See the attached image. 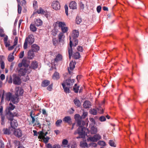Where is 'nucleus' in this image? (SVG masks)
Instances as JSON below:
<instances>
[{"label": "nucleus", "mask_w": 148, "mask_h": 148, "mask_svg": "<svg viewBox=\"0 0 148 148\" xmlns=\"http://www.w3.org/2000/svg\"><path fill=\"white\" fill-rule=\"evenodd\" d=\"M34 36L32 34H30L26 38L23 45L24 49H26L27 47L28 42L29 45H32L34 42Z\"/></svg>", "instance_id": "1"}, {"label": "nucleus", "mask_w": 148, "mask_h": 148, "mask_svg": "<svg viewBox=\"0 0 148 148\" xmlns=\"http://www.w3.org/2000/svg\"><path fill=\"white\" fill-rule=\"evenodd\" d=\"M86 128L82 127H79L77 130V134L79 136L76 137V138L78 139L80 138H84L85 136V131Z\"/></svg>", "instance_id": "2"}, {"label": "nucleus", "mask_w": 148, "mask_h": 148, "mask_svg": "<svg viewBox=\"0 0 148 148\" xmlns=\"http://www.w3.org/2000/svg\"><path fill=\"white\" fill-rule=\"evenodd\" d=\"M24 93V90L21 87H17L15 88V96L19 97V96H22Z\"/></svg>", "instance_id": "3"}, {"label": "nucleus", "mask_w": 148, "mask_h": 148, "mask_svg": "<svg viewBox=\"0 0 148 148\" xmlns=\"http://www.w3.org/2000/svg\"><path fill=\"white\" fill-rule=\"evenodd\" d=\"M6 119L11 121L14 120V116L12 112H8L4 111Z\"/></svg>", "instance_id": "4"}, {"label": "nucleus", "mask_w": 148, "mask_h": 148, "mask_svg": "<svg viewBox=\"0 0 148 148\" xmlns=\"http://www.w3.org/2000/svg\"><path fill=\"white\" fill-rule=\"evenodd\" d=\"M13 83L16 85H20L21 84V81L20 77L16 76V75H13Z\"/></svg>", "instance_id": "5"}, {"label": "nucleus", "mask_w": 148, "mask_h": 148, "mask_svg": "<svg viewBox=\"0 0 148 148\" xmlns=\"http://www.w3.org/2000/svg\"><path fill=\"white\" fill-rule=\"evenodd\" d=\"M51 6L52 8L56 10H59L60 7V4L57 1H53L52 3Z\"/></svg>", "instance_id": "6"}, {"label": "nucleus", "mask_w": 148, "mask_h": 148, "mask_svg": "<svg viewBox=\"0 0 148 148\" xmlns=\"http://www.w3.org/2000/svg\"><path fill=\"white\" fill-rule=\"evenodd\" d=\"M69 38V46L70 47V43L71 41L72 42V49L73 47H75L77 45L78 42V40L77 38H72V40H71V37L70 36Z\"/></svg>", "instance_id": "7"}, {"label": "nucleus", "mask_w": 148, "mask_h": 148, "mask_svg": "<svg viewBox=\"0 0 148 148\" xmlns=\"http://www.w3.org/2000/svg\"><path fill=\"white\" fill-rule=\"evenodd\" d=\"M15 108V106L10 102L9 104V106L6 108L4 111L12 112L11 111L14 110Z\"/></svg>", "instance_id": "8"}, {"label": "nucleus", "mask_w": 148, "mask_h": 148, "mask_svg": "<svg viewBox=\"0 0 148 148\" xmlns=\"http://www.w3.org/2000/svg\"><path fill=\"white\" fill-rule=\"evenodd\" d=\"M14 134L18 138L21 137L22 136V131L19 129H15Z\"/></svg>", "instance_id": "9"}, {"label": "nucleus", "mask_w": 148, "mask_h": 148, "mask_svg": "<svg viewBox=\"0 0 148 148\" xmlns=\"http://www.w3.org/2000/svg\"><path fill=\"white\" fill-rule=\"evenodd\" d=\"M27 68L23 67L20 68L18 70V72L21 76H24L27 72Z\"/></svg>", "instance_id": "10"}, {"label": "nucleus", "mask_w": 148, "mask_h": 148, "mask_svg": "<svg viewBox=\"0 0 148 148\" xmlns=\"http://www.w3.org/2000/svg\"><path fill=\"white\" fill-rule=\"evenodd\" d=\"M75 79H73L71 80V79H67L65 82V85L66 84L68 87H70L71 86H72L73 85V83L74 82Z\"/></svg>", "instance_id": "11"}, {"label": "nucleus", "mask_w": 148, "mask_h": 148, "mask_svg": "<svg viewBox=\"0 0 148 148\" xmlns=\"http://www.w3.org/2000/svg\"><path fill=\"white\" fill-rule=\"evenodd\" d=\"M19 97L17 96H12L11 101L12 102V103L14 104H17L19 102Z\"/></svg>", "instance_id": "12"}, {"label": "nucleus", "mask_w": 148, "mask_h": 148, "mask_svg": "<svg viewBox=\"0 0 148 148\" xmlns=\"http://www.w3.org/2000/svg\"><path fill=\"white\" fill-rule=\"evenodd\" d=\"M70 43V47H68V50L69 56V58L70 59L72 56H73V49L72 48V43L71 41Z\"/></svg>", "instance_id": "13"}, {"label": "nucleus", "mask_w": 148, "mask_h": 148, "mask_svg": "<svg viewBox=\"0 0 148 148\" xmlns=\"http://www.w3.org/2000/svg\"><path fill=\"white\" fill-rule=\"evenodd\" d=\"M10 125L11 127L14 129H15L16 127L18 126V123L16 120L14 119L13 121H11L10 122Z\"/></svg>", "instance_id": "14"}, {"label": "nucleus", "mask_w": 148, "mask_h": 148, "mask_svg": "<svg viewBox=\"0 0 148 148\" xmlns=\"http://www.w3.org/2000/svg\"><path fill=\"white\" fill-rule=\"evenodd\" d=\"M83 106L85 108H89L91 106V103L88 101H85L84 102Z\"/></svg>", "instance_id": "15"}, {"label": "nucleus", "mask_w": 148, "mask_h": 148, "mask_svg": "<svg viewBox=\"0 0 148 148\" xmlns=\"http://www.w3.org/2000/svg\"><path fill=\"white\" fill-rule=\"evenodd\" d=\"M34 24L37 27L41 26L42 24V21L40 18L36 19L34 21Z\"/></svg>", "instance_id": "16"}, {"label": "nucleus", "mask_w": 148, "mask_h": 148, "mask_svg": "<svg viewBox=\"0 0 148 148\" xmlns=\"http://www.w3.org/2000/svg\"><path fill=\"white\" fill-rule=\"evenodd\" d=\"M38 66L37 62L36 61H34L32 62L30 67L32 69L35 70L38 68Z\"/></svg>", "instance_id": "17"}, {"label": "nucleus", "mask_w": 148, "mask_h": 148, "mask_svg": "<svg viewBox=\"0 0 148 148\" xmlns=\"http://www.w3.org/2000/svg\"><path fill=\"white\" fill-rule=\"evenodd\" d=\"M79 35V32L77 30H73L71 34L72 38H77Z\"/></svg>", "instance_id": "18"}, {"label": "nucleus", "mask_w": 148, "mask_h": 148, "mask_svg": "<svg viewBox=\"0 0 148 148\" xmlns=\"http://www.w3.org/2000/svg\"><path fill=\"white\" fill-rule=\"evenodd\" d=\"M69 6L71 9H76L77 8V3L75 1H72L70 3Z\"/></svg>", "instance_id": "19"}, {"label": "nucleus", "mask_w": 148, "mask_h": 148, "mask_svg": "<svg viewBox=\"0 0 148 148\" xmlns=\"http://www.w3.org/2000/svg\"><path fill=\"white\" fill-rule=\"evenodd\" d=\"M31 50L34 52H37L39 50V47L38 45L34 44L32 45Z\"/></svg>", "instance_id": "20"}, {"label": "nucleus", "mask_w": 148, "mask_h": 148, "mask_svg": "<svg viewBox=\"0 0 148 148\" xmlns=\"http://www.w3.org/2000/svg\"><path fill=\"white\" fill-rule=\"evenodd\" d=\"M34 51L31 49L29 50L28 52V58L29 59H32L34 56Z\"/></svg>", "instance_id": "21"}, {"label": "nucleus", "mask_w": 148, "mask_h": 148, "mask_svg": "<svg viewBox=\"0 0 148 148\" xmlns=\"http://www.w3.org/2000/svg\"><path fill=\"white\" fill-rule=\"evenodd\" d=\"M62 85L64 89V92L66 93H69L70 92L69 88L67 87H66L65 83L64 81H63L62 82Z\"/></svg>", "instance_id": "22"}, {"label": "nucleus", "mask_w": 148, "mask_h": 148, "mask_svg": "<svg viewBox=\"0 0 148 148\" xmlns=\"http://www.w3.org/2000/svg\"><path fill=\"white\" fill-rule=\"evenodd\" d=\"M50 81L48 80H45L42 82L41 84L42 86L45 87L48 86L50 84Z\"/></svg>", "instance_id": "23"}, {"label": "nucleus", "mask_w": 148, "mask_h": 148, "mask_svg": "<svg viewBox=\"0 0 148 148\" xmlns=\"http://www.w3.org/2000/svg\"><path fill=\"white\" fill-rule=\"evenodd\" d=\"M12 96L11 92L7 93L5 95V100L8 101L11 100Z\"/></svg>", "instance_id": "24"}, {"label": "nucleus", "mask_w": 148, "mask_h": 148, "mask_svg": "<svg viewBox=\"0 0 148 148\" xmlns=\"http://www.w3.org/2000/svg\"><path fill=\"white\" fill-rule=\"evenodd\" d=\"M62 59V55L60 54L57 55L54 59V62L57 63L58 61H61Z\"/></svg>", "instance_id": "25"}, {"label": "nucleus", "mask_w": 148, "mask_h": 148, "mask_svg": "<svg viewBox=\"0 0 148 148\" xmlns=\"http://www.w3.org/2000/svg\"><path fill=\"white\" fill-rule=\"evenodd\" d=\"M52 78L54 80H58L60 78L59 74L57 72H55L52 76Z\"/></svg>", "instance_id": "26"}, {"label": "nucleus", "mask_w": 148, "mask_h": 148, "mask_svg": "<svg viewBox=\"0 0 148 148\" xmlns=\"http://www.w3.org/2000/svg\"><path fill=\"white\" fill-rule=\"evenodd\" d=\"M79 146L80 147L82 148H85V147L88 148V144L86 142H80V143Z\"/></svg>", "instance_id": "27"}, {"label": "nucleus", "mask_w": 148, "mask_h": 148, "mask_svg": "<svg viewBox=\"0 0 148 148\" xmlns=\"http://www.w3.org/2000/svg\"><path fill=\"white\" fill-rule=\"evenodd\" d=\"M47 132H46L45 133L42 131L39 132V136L38 137V138L41 139L43 137H45L48 134Z\"/></svg>", "instance_id": "28"}, {"label": "nucleus", "mask_w": 148, "mask_h": 148, "mask_svg": "<svg viewBox=\"0 0 148 148\" xmlns=\"http://www.w3.org/2000/svg\"><path fill=\"white\" fill-rule=\"evenodd\" d=\"M27 60L25 58H24L22 60V63L23 65V67L27 68L28 67L29 65L27 63Z\"/></svg>", "instance_id": "29"}, {"label": "nucleus", "mask_w": 148, "mask_h": 148, "mask_svg": "<svg viewBox=\"0 0 148 148\" xmlns=\"http://www.w3.org/2000/svg\"><path fill=\"white\" fill-rule=\"evenodd\" d=\"M73 57L74 59H77L80 57V55L79 52H76L73 54Z\"/></svg>", "instance_id": "30"}, {"label": "nucleus", "mask_w": 148, "mask_h": 148, "mask_svg": "<svg viewBox=\"0 0 148 148\" xmlns=\"http://www.w3.org/2000/svg\"><path fill=\"white\" fill-rule=\"evenodd\" d=\"M14 52H13L12 53H10L8 56V59L9 61L12 62L14 60Z\"/></svg>", "instance_id": "31"}, {"label": "nucleus", "mask_w": 148, "mask_h": 148, "mask_svg": "<svg viewBox=\"0 0 148 148\" xmlns=\"http://www.w3.org/2000/svg\"><path fill=\"white\" fill-rule=\"evenodd\" d=\"M73 102L75 105L77 107H79L81 106V103L79 100L77 98H75L73 100Z\"/></svg>", "instance_id": "32"}, {"label": "nucleus", "mask_w": 148, "mask_h": 148, "mask_svg": "<svg viewBox=\"0 0 148 148\" xmlns=\"http://www.w3.org/2000/svg\"><path fill=\"white\" fill-rule=\"evenodd\" d=\"M76 63L72 61L70 62L69 64V69L71 70H73L75 68Z\"/></svg>", "instance_id": "33"}, {"label": "nucleus", "mask_w": 148, "mask_h": 148, "mask_svg": "<svg viewBox=\"0 0 148 148\" xmlns=\"http://www.w3.org/2000/svg\"><path fill=\"white\" fill-rule=\"evenodd\" d=\"M68 143V140L66 139H63L62 142V145L61 146L62 147H66V145H67Z\"/></svg>", "instance_id": "34"}, {"label": "nucleus", "mask_w": 148, "mask_h": 148, "mask_svg": "<svg viewBox=\"0 0 148 148\" xmlns=\"http://www.w3.org/2000/svg\"><path fill=\"white\" fill-rule=\"evenodd\" d=\"M71 120V117L69 116H66L63 119V121L65 123H69Z\"/></svg>", "instance_id": "35"}, {"label": "nucleus", "mask_w": 148, "mask_h": 148, "mask_svg": "<svg viewBox=\"0 0 148 148\" xmlns=\"http://www.w3.org/2000/svg\"><path fill=\"white\" fill-rule=\"evenodd\" d=\"M64 36V34L63 33H60L58 35L59 41L60 42H64V39L62 38Z\"/></svg>", "instance_id": "36"}, {"label": "nucleus", "mask_w": 148, "mask_h": 148, "mask_svg": "<svg viewBox=\"0 0 148 148\" xmlns=\"http://www.w3.org/2000/svg\"><path fill=\"white\" fill-rule=\"evenodd\" d=\"M30 30L34 32L36 31L37 28L36 27L35 25L31 24L30 26Z\"/></svg>", "instance_id": "37"}, {"label": "nucleus", "mask_w": 148, "mask_h": 148, "mask_svg": "<svg viewBox=\"0 0 148 148\" xmlns=\"http://www.w3.org/2000/svg\"><path fill=\"white\" fill-rule=\"evenodd\" d=\"M82 21V19L80 17L77 16L76 18V22L77 24H80Z\"/></svg>", "instance_id": "38"}, {"label": "nucleus", "mask_w": 148, "mask_h": 148, "mask_svg": "<svg viewBox=\"0 0 148 148\" xmlns=\"http://www.w3.org/2000/svg\"><path fill=\"white\" fill-rule=\"evenodd\" d=\"M89 112L90 113L93 115H96L97 114V111L95 109H90V110Z\"/></svg>", "instance_id": "39"}, {"label": "nucleus", "mask_w": 148, "mask_h": 148, "mask_svg": "<svg viewBox=\"0 0 148 148\" xmlns=\"http://www.w3.org/2000/svg\"><path fill=\"white\" fill-rule=\"evenodd\" d=\"M58 27H61V28L66 26V24L64 22L62 21H59Z\"/></svg>", "instance_id": "40"}, {"label": "nucleus", "mask_w": 148, "mask_h": 148, "mask_svg": "<svg viewBox=\"0 0 148 148\" xmlns=\"http://www.w3.org/2000/svg\"><path fill=\"white\" fill-rule=\"evenodd\" d=\"M97 132V129L94 126H92L91 128V133L96 134Z\"/></svg>", "instance_id": "41"}, {"label": "nucleus", "mask_w": 148, "mask_h": 148, "mask_svg": "<svg viewBox=\"0 0 148 148\" xmlns=\"http://www.w3.org/2000/svg\"><path fill=\"white\" fill-rule=\"evenodd\" d=\"M94 137L95 140V142H97L98 140H99L101 139V136L99 134H96L94 136Z\"/></svg>", "instance_id": "42"}, {"label": "nucleus", "mask_w": 148, "mask_h": 148, "mask_svg": "<svg viewBox=\"0 0 148 148\" xmlns=\"http://www.w3.org/2000/svg\"><path fill=\"white\" fill-rule=\"evenodd\" d=\"M61 30L63 34L67 32L68 30V28L67 27H64L61 28Z\"/></svg>", "instance_id": "43"}, {"label": "nucleus", "mask_w": 148, "mask_h": 148, "mask_svg": "<svg viewBox=\"0 0 148 148\" xmlns=\"http://www.w3.org/2000/svg\"><path fill=\"white\" fill-rule=\"evenodd\" d=\"M3 131H4V134H5L10 135L11 133L10 130L7 128L4 129Z\"/></svg>", "instance_id": "44"}, {"label": "nucleus", "mask_w": 148, "mask_h": 148, "mask_svg": "<svg viewBox=\"0 0 148 148\" xmlns=\"http://www.w3.org/2000/svg\"><path fill=\"white\" fill-rule=\"evenodd\" d=\"M98 144L103 146H105L106 145V143L103 140H100L97 143Z\"/></svg>", "instance_id": "45"}, {"label": "nucleus", "mask_w": 148, "mask_h": 148, "mask_svg": "<svg viewBox=\"0 0 148 148\" xmlns=\"http://www.w3.org/2000/svg\"><path fill=\"white\" fill-rule=\"evenodd\" d=\"M62 122V120L61 119L58 120L56 122V125L57 127H59L60 126V124Z\"/></svg>", "instance_id": "46"}, {"label": "nucleus", "mask_w": 148, "mask_h": 148, "mask_svg": "<svg viewBox=\"0 0 148 148\" xmlns=\"http://www.w3.org/2000/svg\"><path fill=\"white\" fill-rule=\"evenodd\" d=\"M81 119H78V120L76 121H77V127L79 126V127H84L82 126L81 124H82V121H81Z\"/></svg>", "instance_id": "47"}, {"label": "nucleus", "mask_w": 148, "mask_h": 148, "mask_svg": "<svg viewBox=\"0 0 148 148\" xmlns=\"http://www.w3.org/2000/svg\"><path fill=\"white\" fill-rule=\"evenodd\" d=\"M88 112H84L82 113V114L81 116V119H85L86 116H87Z\"/></svg>", "instance_id": "48"}, {"label": "nucleus", "mask_w": 148, "mask_h": 148, "mask_svg": "<svg viewBox=\"0 0 148 148\" xmlns=\"http://www.w3.org/2000/svg\"><path fill=\"white\" fill-rule=\"evenodd\" d=\"M20 3H18V13L19 14H20L21 13L22 8L20 6Z\"/></svg>", "instance_id": "49"}, {"label": "nucleus", "mask_w": 148, "mask_h": 148, "mask_svg": "<svg viewBox=\"0 0 148 148\" xmlns=\"http://www.w3.org/2000/svg\"><path fill=\"white\" fill-rule=\"evenodd\" d=\"M95 138H94V137L93 136L92 137H89L88 138H87V140L88 142L90 141L93 142H95Z\"/></svg>", "instance_id": "50"}, {"label": "nucleus", "mask_w": 148, "mask_h": 148, "mask_svg": "<svg viewBox=\"0 0 148 148\" xmlns=\"http://www.w3.org/2000/svg\"><path fill=\"white\" fill-rule=\"evenodd\" d=\"M97 110L98 111L99 113L102 114L103 113V108L100 106L97 108Z\"/></svg>", "instance_id": "51"}, {"label": "nucleus", "mask_w": 148, "mask_h": 148, "mask_svg": "<svg viewBox=\"0 0 148 148\" xmlns=\"http://www.w3.org/2000/svg\"><path fill=\"white\" fill-rule=\"evenodd\" d=\"M45 11H44L41 7H40L39 10L37 11V12L39 14H43L44 12Z\"/></svg>", "instance_id": "52"}, {"label": "nucleus", "mask_w": 148, "mask_h": 148, "mask_svg": "<svg viewBox=\"0 0 148 148\" xmlns=\"http://www.w3.org/2000/svg\"><path fill=\"white\" fill-rule=\"evenodd\" d=\"M43 137V142L47 144L49 141L50 138L48 136H46V137Z\"/></svg>", "instance_id": "53"}, {"label": "nucleus", "mask_w": 148, "mask_h": 148, "mask_svg": "<svg viewBox=\"0 0 148 148\" xmlns=\"http://www.w3.org/2000/svg\"><path fill=\"white\" fill-rule=\"evenodd\" d=\"M109 143L111 147H114L116 146V145H115L114 143L112 140H110L109 141Z\"/></svg>", "instance_id": "54"}, {"label": "nucleus", "mask_w": 148, "mask_h": 148, "mask_svg": "<svg viewBox=\"0 0 148 148\" xmlns=\"http://www.w3.org/2000/svg\"><path fill=\"white\" fill-rule=\"evenodd\" d=\"M32 111L30 112V116L32 118V122L33 123L35 121V116L34 117V116H32Z\"/></svg>", "instance_id": "55"}, {"label": "nucleus", "mask_w": 148, "mask_h": 148, "mask_svg": "<svg viewBox=\"0 0 148 148\" xmlns=\"http://www.w3.org/2000/svg\"><path fill=\"white\" fill-rule=\"evenodd\" d=\"M81 116L79 114H76L74 115V118L76 121L81 119Z\"/></svg>", "instance_id": "56"}, {"label": "nucleus", "mask_w": 148, "mask_h": 148, "mask_svg": "<svg viewBox=\"0 0 148 148\" xmlns=\"http://www.w3.org/2000/svg\"><path fill=\"white\" fill-rule=\"evenodd\" d=\"M99 119L100 121L103 122L106 121V119L104 116H102L99 117Z\"/></svg>", "instance_id": "57"}, {"label": "nucleus", "mask_w": 148, "mask_h": 148, "mask_svg": "<svg viewBox=\"0 0 148 148\" xmlns=\"http://www.w3.org/2000/svg\"><path fill=\"white\" fill-rule=\"evenodd\" d=\"M79 86H78L76 87H75V86H74L73 87V90L74 92L76 93H77L78 92V90H79Z\"/></svg>", "instance_id": "58"}, {"label": "nucleus", "mask_w": 148, "mask_h": 148, "mask_svg": "<svg viewBox=\"0 0 148 148\" xmlns=\"http://www.w3.org/2000/svg\"><path fill=\"white\" fill-rule=\"evenodd\" d=\"M43 14L45 15V17L47 18L48 17L50 16V12L46 10L44 12Z\"/></svg>", "instance_id": "59"}, {"label": "nucleus", "mask_w": 148, "mask_h": 148, "mask_svg": "<svg viewBox=\"0 0 148 148\" xmlns=\"http://www.w3.org/2000/svg\"><path fill=\"white\" fill-rule=\"evenodd\" d=\"M38 7L37 6V3L36 1H34L33 2V7L35 8L36 9Z\"/></svg>", "instance_id": "60"}, {"label": "nucleus", "mask_w": 148, "mask_h": 148, "mask_svg": "<svg viewBox=\"0 0 148 148\" xmlns=\"http://www.w3.org/2000/svg\"><path fill=\"white\" fill-rule=\"evenodd\" d=\"M1 124L2 125H3L5 123L4 122V119H5L4 116H1Z\"/></svg>", "instance_id": "61"}, {"label": "nucleus", "mask_w": 148, "mask_h": 148, "mask_svg": "<svg viewBox=\"0 0 148 148\" xmlns=\"http://www.w3.org/2000/svg\"><path fill=\"white\" fill-rule=\"evenodd\" d=\"M64 8L65 9V13L67 16L68 15V7L66 5H65L64 6Z\"/></svg>", "instance_id": "62"}, {"label": "nucleus", "mask_w": 148, "mask_h": 148, "mask_svg": "<svg viewBox=\"0 0 148 148\" xmlns=\"http://www.w3.org/2000/svg\"><path fill=\"white\" fill-rule=\"evenodd\" d=\"M0 148H5L4 143L1 140H0Z\"/></svg>", "instance_id": "63"}, {"label": "nucleus", "mask_w": 148, "mask_h": 148, "mask_svg": "<svg viewBox=\"0 0 148 148\" xmlns=\"http://www.w3.org/2000/svg\"><path fill=\"white\" fill-rule=\"evenodd\" d=\"M24 55V51H21L19 55V58H22Z\"/></svg>", "instance_id": "64"}]
</instances>
